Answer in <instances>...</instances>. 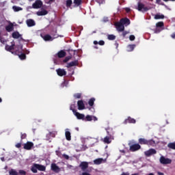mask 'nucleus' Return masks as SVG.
Masks as SVG:
<instances>
[{
    "label": "nucleus",
    "instance_id": "1",
    "mask_svg": "<svg viewBox=\"0 0 175 175\" xmlns=\"http://www.w3.org/2000/svg\"><path fill=\"white\" fill-rule=\"evenodd\" d=\"M38 170L40 172H46V166L38 163H33L31 167V171L33 173H38Z\"/></svg>",
    "mask_w": 175,
    "mask_h": 175
},
{
    "label": "nucleus",
    "instance_id": "2",
    "mask_svg": "<svg viewBox=\"0 0 175 175\" xmlns=\"http://www.w3.org/2000/svg\"><path fill=\"white\" fill-rule=\"evenodd\" d=\"M107 133L109 136H107V137H104L103 142L106 144H110V143H111V141L110 138L111 137V136L113 135H114V132H113V129L107 128Z\"/></svg>",
    "mask_w": 175,
    "mask_h": 175
},
{
    "label": "nucleus",
    "instance_id": "3",
    "mask_svg": "<svg viewBox=\"0 0 175 175\" xmlns=\"http://www.w3.org/2000/svg\"><path fill=\"white\" fill-rule=\"evenodd\" d=\"M129 146H130L129 150L131 151V152L139 151V150L142 148V146L139 144H134L133 145H131V144H129Z\"/></svg>",
    "mask_w": 175,
    "mask_h": 175
},
{
    "label": "nucleus",
    "instance_id": "4",
    "mask_svg": "<svg viewBox=\"0 0 175 175\" xmlns=\"http://www.w3.org/2000/svg\"><path fill=\"white\" fill-rule=\"evenodd\" d=\"M23 53V45L19 44V45H15L14 47V53L15 55H18V54Z\"/></svg>",
    "mask_w": 175,
    "mask_h": 175
},
{
    "label": "nucleus",
    "instance_id": "5",
    "mask_svg": "<svg viewBox=\"0 0 175 175\" xmlns=\"http://www.w3.org/2000/svg\"><path fill=\"white\" fill-rule=\"evenodd\" d=\"M115 27L118 32H123L125 31V26L120 23V21L115 23Z\"/></svg>",
    "mask_w": 175,
    "mask_h": 175
},
{
    "label": "nucleus",
    "instance_id": "6",
    "mask_svg": "<svg viewBox=\"0 0 175 175\" xmlns=\"http://www.w3.org/2000/svg\"><path fill=\"white\" fill-rule=\"evenodd\" d=\"M160 163H162V165H169L172 163V159L165 158V157L161 156L160 157Z\"/></svg>",
    "mask_w": 175,
    "mask_h": 175
},
{
    "label": "nucleus",
    "instance_id": "7",
    "mask_svg": "<svg viewBox=\"0 0 175 175\" xmlns=\"http://www.w3.org/2000/svg\"><path fill=\"white\" fill-rule=\"evenodd\" d=\"M43 6V2L40 0H36L32 5L33 9H40Z\"/></svg>",
    "mask_w": 175,
    "mask_h": 175
},
{
    "label": "nucleus",
    "instance_id": "8",
    "mask_svg": "<svg viewBox=\"0 0 175 175\" xmlns=\"http://www.w3.org/2000/svg\"><path fill=\"white\" fill-rule=\"evenodd\" d=\"M16 44H14V42H12V45H5V50L7 51H9L10 53H12V54H14V47H15Z\"/></svg>",
    "mask_w": 175,
    "mask_h": 175
},
{
    "label": "nucleus",
    "instance_id": "9",
    "mask_svg": "<svg viewBox=\"0 0 175 175\" xmlns=\"http://www.w3.org/2000/svg\"><path fill=\"white\" fill-rule=\"evenodd\" d=\"M73 114L77 117V120H82V121H84V117L85 116L84 114L80 113L76 110H73Z\"/></svg>",
    "mask_w": 175,
    "mask_h": 175
},
{
    "label": "nucleus",
    "instance_id": "10",
    "mask_svg": "<svg viewBox=\"0 0 175 175\" xmlns=\"http://www.w3.org/2000/svg\"><path fill=\"white\" fill-rule=\"evenodd\" d=\"M51 169L55 173H59V172H61V168H59V167H58V165L54 163L51 164Z\"/></svg>",
    "mask_w": 175,
    "mask_h": 175
},
{
    "label": "nucleus",
    "instance_id": "11",
    "mask_svg": "<svg viewBox=\"0 0 175 175\" xmlns=\"http://www.w3.org/2000/svg\"><path fill=\"white\" fill-rule=\"evenodd\" d=\"M120 21L124 27H128L131 24V20L128 18H122Z\"/></svg>",
    "mask_w": 175,
    "mask_h": 175
},
{
    "label": "nucleus",
    "instance_id": "12",
    "mask_svg": "<svg viewBox=\"0 0 175 175\" xmlns=\"http://www.w3.org/2000/svg\"><path fill=\"white\" fill-rule=\"evenodd\" d=\"M155 154H157V150L152 148L144 152L146 157H151V155H154Z\"/></svg>",
    "mask_w": 175,
    "mask_h": 175
},
{
    "label": "nucleus",
    "instance_id": "13",
    "mask_svg": "<svg viewBox=\"0 0 175 175\" xmlns=\"http://www.w3.org/2000/svg\"><path fill=\"white\" fill-rule=\"evenodd\" d=\"M5 31L7 32H12L14 31V25L12 22H10L8 25L5 26Z\"/></svg>",
    "mask_w": 175,
    "mask_h": 175
},
{
    "label": "nucleus",
    "instance_id": "14",
    "mask_svg": "<svg viewBox=\"0 0 175 175\" xmlns=\"http://www.w3.org/2000/svg\"><path fill=\"white\" fill-rule=\"evenodd\" d=\"M32 147H33V142H27L23 146V148L27 150H32Z\"/></svg>",
    "mask_w": 175,
    "mask_h": 175
},
{
    "label": "nucleus",
    "instance_id": "15",
    "mask_svg": "<svg viewBox=\"0 0 175 175\" xmlns=\"http://www.w3.org/2000/svg\"><path fill=\"white\" fill-rule=\"evenodd\" d=\"M56 72L57 73V75L60 77H62V76H66V71L64 68L57 69Z\"/></svg>",
    "mask_w": 175,
    "mask_h": 175
},
{
    "label": "nucleus",
    "instance_id": "16",
    "mask_svg": "<svg viewBox=\"0 0 175 175\" xmlns=\"http://www.w3.org/2000/svg\"><path fill=\"white\" fill-rule=\"evenodd\" d=\"M78 110H84L85 109V105L83 100H79L77 101Z\"/></svg>",
    "mask_w": 175,
    "mask_h": 175
},
{
    "label": "nucleus",
    "instance_id": "17",
    "mask_svg": "<svg viewBox=\"0 0 175 175\" xmlns=\"http://www.w3.org/2000/svg\"><path fill=\"white\" fill-rule=\"evenodd\" d=\"M138 10L139 12H147L148 10V8L147 7H144V4L139 2L138 3Z\"/></svg>",
    "mask_w": 175,
    "mask_h": 175
},
{
    "label": "nucleus",
    "instance_id": "18",
    "mask_svg": "<svg viewBox=\"0 0 175 175\" xmlns=\"http://www.w3.org/2000/svg\"><path fill=\"white\" fill-rule=\"evenodd\" d=\"M79 167H81V170H83V172H85V170H87V169H88V163L83 161L81 162L79 165Z\"/></svg>",
    "mask_w": 175,
    "mask_h": 175
},
{
    "label": "nucleus",
    "instance_id": "19",
    "mask_svg": "<svg viewBox=\"0 0 175 175\" xmlns=\"http://www.w3.org/2000/svg\"><path fill=\"white\" fill-rule=\"evenodd\" d=\"M123 124H136V120H135L134 118H132L129 116V117H128L127 119H126L124 121Z\"/></svg>",
    "mask_w": 175,
    "mask_h": 175
},
{
    "label": "nucleus",
    "instance_id": "20",
    "mask_svg": "<svg viewBox=\"0 0 175 175\" xmlns=\"http://www.w3.org/2000/svg\"><path fill=\"white\" fill-rule=\"evenodd\" d=\"M105 162H106V160L103 158H98L94 160V165H100L101 163H105Z\"/></svg>",
    "mask_w": 175,
    "mask_h": 175
},
{
    "label": "nucleus",
    "instance_id": "21",
    "mask_svg": "<svg viewBox=\"0 0 175 175\" xmlns=\"http://www.w3.org/2000/svg\"><path fill=\"white\" fill-rule=\"evenodd\" d=\"M65 136H66V140H68V142H70V140H72V136L70 135V131H69L68 129H66Z\"/></svg>",
    "mask_w": 175,
    "mask_h": 175
},
{
    "label": "nucleus",
    "instance_id": "22",
    "mask_svg": "<svg viewBox=\"0 0 175 175\" xmlns=\"http://www.w3.org/2000/svg\"><path fill=\"white\" fill-rule=\"evenodd\" d=\"M79 65V61L75 60L67 64L66 68H72V66H77Z\"/></svg>",
    "mask_w": 175,
    "mask_h": 175
},
{
    "label": "nucleus",
    "instance_id": "23",
    "mask_svg": "<svg viewBox=\"0 0 175 175\" xmlns=\"http://www.w3.org/2000/svg\"><path fill=\"white\" fill-rule=\"evenodd\" d=\"M26 24L27 27H34V25H36L35 21H33V19L27 20Z\"/></svg>",
    "mask_w": 175,
    "mask_h": 175
},
{
    "label": "nucleus",
    "instance_id": "24",
    "mask_svg": "<svg viewBox=\"0 0 175 175\" xmlns=\"http://www.w3.org/2000/svg\"><path fill=\"white\" fill-rule=\"evenodd\" d=\"M66 56V52H65L64 50H61L57 53V57L58 58H64V57Z\"/></svg>",
    "mask_w": 175,
    "mask_h": 175
},
{
    "label": "nucleus",
    "instance_id": "25",
    "mask_svg": "<svg viewBox=\"0 0 175 175\" xmlns=\"http://www.w3.org/2000/svg\"><path fill=\"white\" fill-rule=\"evenodd\" d=\"M49 12L46 10H42L36 12L37 16H46L48 14Z\"/></svg>",
    "mask_w": 175,
    "mask_h": 175
},
{
    "label": "nucleus",
    "instance_id": "26",
    "mask_svg": "<svg viewBox=\"0 0 175 175\" xmlns=\"http://www.w3.org/2000/svg\"><path fill=\"white\" fill-rule=\"evenodd\" d=\"M21 36V34L18 31H14L12 34V37L14 39H18Z\"/></svg>",
    "mask_w": 175,
    "mask_h": 175
},
{
    "label": "nucleus",
    "instance_id": "27",
    "mask_svg": "<svg viewBox=\"0 0 175 175\" xmlns=\"http://www.w3.org/2000/svg\"><path fill=\"white\" fill-rule=\"evenodd\" d=\"M73 3L76 8H79L83 3V0H74Z\"/></svg>",
    "mask_w": 175,
    "mask_h": 175
},
{
    "label": "nucleus",
    "instance_id": "28",
    "mask_svg": "<svg viewBox=\"0 0 175 175\" xmlns=\"http://www.w3.org/2000/svg\"><path fill=\"white\" fill-rule=\"evenodd\" d=\"M44 40H45V42H49V40H53L51 36L46 34L43 37Z\"/></svg>",
    "mask_w": 175,
    "mask_h": 175
},
{
    "label": "nucleus",
    "instance_id": "29",
    "mask_svg": "<svg viewBox=\"0 0 175 175\" xmlns=\"http://www.w3.org/2000/svg\"><path fill=\"white\" fill-rule=\"evenodd\" d=\"M163 18H165V16L163 15V14H156L155 16H154V19L155 20H161V19H163Z\"/></svg>",
    "mask_w": 175,
    "mask_h": 175
},
{
    "label": "nucleus",
    "instance_id": "30",
    "mask_svg": "<svg viewBox=\"0 0 175 175\" xmlns=\"http://www.w3.org/2000/svg\"><path fill=\"white\" fill-rule=\"evenodd\" d=\"M95 103V98H92L88 101V105L90 106V107H92L94 106Z\"/></svg>",
    "mask_w": 175,
    "mask_h": 175
},
{
    "label": "nucleus",
    "instance_id": "31",
    "mask_svg": "<svg viewBox=\"0 0 175 175\" xmlns=\"http://www.w3.org/2000/svg\"><path fill=\"white\" fill-rule=\"evenodd\" d=\"M168 148H170L171 150H175V143L174 142H170L167 144Z\"/></svg>",
    "mask_w": 175,
    "mask_h": 175
},
{
    "label": "nucleus",
    "instance_id": "32",
    "mask_svg": "<svg viewBox=\"0 0 175 175\" xmlns=\"http://www.w3.org/2000/svg\"><path fill=\"white\" fill-rule=\"evenodd\" d=\"M138 142L139 144H147V139L144 138H139Z\"/></svg>",
    "mask_w": 175,
    "mask_h": 175
},
{
    "label": "nucleus",
    "instance_id": "33",
    "mask_svg": "<svg viewBox=\"0 0 175 175\" xmlns=\"http://www.w3.org/2000/svg\"><path fill=\"white\" fill-rule=\"evenodd\" d=\"M135 47H136V45L135 44L128 45L127 46L128 51H133V50H135Z\"/></svg>",
    "mask_w": 175,
    "mask_h": 175
},
{
    "label": "nucleus",
    "instance_id": "34",
    "mask_svg": "<svg viewBox=\"0 0 175 175\" xmlns=\"http://www.w3.org/2000/svg\"><path fill=\"white\" fill-rule=\"evenodd\" d=\"M83 121H92V116L87 115L86 117H84Z\"/></svg>",
    "mask_w": 175,
    "mask_h": 175
},
{
    "label": "nucleus",
    "instance_id": "35",
    "mask_svg": "<svg viewBox=\"0 0 175 175\" xmlns=\"http://www.w3.org/2000/svg\"><path fill=\"white\" fill-rule=\"evenodd\" d=\"M94 44H99L100 46H105V42L103 40H100L99 42L95 40L94 41Z\"/></svg>",
    "mask_w": 175,
    "mask_h": 175
},
{
    "label": "nucleus",
    "instance_id": "36",
    "mask_svg": "<svg viewBox=\"0 0 175 175\" xmlns=\"http://www.w3.org/2000/svg\"><path fill=\"white\" fill-rule=\"evenodd\" d=\"M12 9L14 12H20L21 10H23V8H21V7H18V6H16V5H14L12 7Z\"/></svg>",
    "mask_w": 175,
    "mask_h": 175
},
{
    "label": "nucleus",
    "instance_id": "37",
    "mask_svg": "<svg viewBox=\"0 0 175 175\" xmlns=\"http://www.w3.org/2000/svg\"><path fill=\"white\" fill-rule=\"evenodd\" d=\"M10 175H18V172L17 171L14 170V169H11L9 172Z\"/></svg>",
    "mask_w": 175,
    "mask_h": 175
},
{
    "label": "nucleus",
    "instance_id": "38",
    "mask_svg": "<svg viewBox=\"0 0 175 175\" xmlns=\"http://www.w3.org/2000/svg\"><path fill=\"white\" fill-rule=\"evenodd\" d=\"M18 55L20 59H22V60L25 59L27 58V55H25V53H21V54L19 53Z\"/></svg>",
    "mask_w": 175,
    "mask_h": 175
},
{
    "label": "nucleus",
    "instance_id": "39",
    "mask_svg": "<svg viewBox=\"0 0 175 175\" xmlns=\"http://www.w3.org/2000/svg\"><path fill=\"white\" fill-rule=\"evenodd\" d=\"M51 35H52V36H57V28H54L51 30Z\"/></svg>",
    "mask_w": 175,
    "mask_h": 175
},
{
    "label": "nucleus",
    "instance_id": "40",
    "mask_svg": "<svg viewBox=\"0 0 175 175\" xmlns=\"http://www.w3.org/2000/svg\"><path fill=\"white\" fill-rule=\"evenodd\" d=\"M72 0H66V5L67 8H70L72 6Z\"/></svg>",
    "mask_w": 175,
    "mask_h": 175
},
{
    "label": "nucleus",
    "instance_id": "41",
    "mask_svg": "<svg viewBox=\"0 0 175 175\" xmlns=\"http://www.w3.org/2000/svg\"><path fill=\"white\" fill-rule=\"evenodd\" d=\"M153 144H155V142L152 139L147 140V146H152Z\"/></svg>",
    "mask_w": 175,
    "mask_h": 175
},
{
    "label": "nucleus",
    "instance_id": "42",
    "mask_svg": "<svg viewBox=\"0 0 175 175\" xmlns=\"http://www.w3.org/2000/svg\"><path fill=\"white\" fill-rule=\"evenodd\" d=\"M107 38H108L109 40H115L116 36H114L113 34H109V35H108Z\"/></svg>",
    "mask_w": 175,
    "mask_h": 175
},
{
    "label": "nucleus",
    "instance_id": "43",
    "mask_svg": "<svg viewBox=\"0 0 175 175\" xmlns=\"http://www.w3.org/2000/svg\"><path fill=\"white\" fill-rule=\"evenodd\" d=\"M164 24L163 22H159L156 24V27L157 28H161V27H163Z\"/></svg>",
    "mask_w": 175,
    "mask_h": 175
},
{
    "label": "nucleus",
    "instance_id": "44",
    "mask_svg": "<svg viewBox=\"0 0 175 175\" xmlns=\"http://www.w3.org/2000/svg\"><path fill=\"white\" fill-rule=\"evenodd\" d=\"M74 98H75L76 99H80L81 98V94L77 93L74 94Z\"/></svg>",
    "mask_w": 175,
    "mask_h": 175
},
{
    "label": "nucleus",
    "instance_id": "45",
    "mask_svg": "<svg viewBox=\"0 0 175 175\" xmlns=\"http://www.w3.org/2000/svg\"><path fill=\"white\" fill-rule=\"evenodd\" d=\"M0 42L3 44H5V43H6V40L1 36V32H0Z\"/></svg>",
    "mask_w": 175,
    "mask_h": 175
},
{
    "label": "nucleus",
    "instance_id": "46",
    "mask_svg": "<svg viewBox=\"0 0 175 175\" xmlns=\"http://www.w3.org/2000/svg\"><path fill=\"white\" fill-rule=\"evenodd\" d=\"M21 140H23V139H27V133H21Z\"/></svg>",
    "mask_w": 175,
    "mask_h": 175
},
{
    "label": "nucleus",
    "instance_id": "47",
    "mask_svg": "<svg viewBox=\"0 0 175 175\" xmlns=\"http://www.w3.org/2000/svg\"><path fill=\"white\" fill-rule=\"evenodd\" d=\"M20 175H27V172L23 170H20L18 172Z\"/></svg>",
    "mask_w": 175,
    "mask_h": 175
},
{
    "label": "nucleus",
    "instance_id": "48",
    "mask_svg": "<svg viewBox=\"0 0 175 175\" xmlns=\"http://www.w3.org/2000/svg\"><path fill=\"white\" fill-rule=\"evenodd\" d=\"M128 33H129V31H122V36L123 37V38H125V36H126V35H128Z\"/></svg>",
    "mask_w": 175,
    "mask_h": 175
},
{
    "label": "nucleus",
    "instance_id": "49",
    "mask_svg": "<svg viewBox=\"0 0 175 175\" xmlns=\"http://www.w3.org/2000/svg\"><path fill=\"white\" fill-rule=\"evenodd\" d=\"M70 58H72V57H70V56L66 57L65 59H64L63 62H68V61H69L70 59Z\"/></svg>",
    "mask_w": 175,
    "mask_h": 175
},
{
    "label": "nucleus",
    "instance_id": "50",
    "mask_svg": "<svg viewBox=\"0 0 175 175\" xmlns=\"http://www.w3.org/2000/svg\"><path fill=\"white\" fill-rule=\"evenodd\" d=\"M129 39H130V40L133 41V40H135V39H136V38L135 37L134 35H131L129 36Z\"/></svg>",
    "mask_w": 175,
    "mask_h": 175
},
{
    "label": "nucleus",
    "instance_id": "51",
    "mask_svg": "<svg viewBox=\"0 0 175 175\" xmlns=\"http://www.w3.org/2000/svg\"><path fill=\"white\" fill-rule=\"evenodd\" d=\"M63 158H64V159H69V155L66 154H63Z\"/></svg>",
    "mask_w": 175,
    "mask_h": 175
},
{
    "label": "nucleus",
    "instance_id": "52",
    "mask_svg": "<svg viewBox=\"0 0 175 175\" xmlns=\"http://www.w3.org/2000/svg\"><path fill=\"white\" fill-rule=\"evenodd\" d=\"M70 110H72V113H73V110H76V109H75V105H70Z\"/></svg>",
    "mask_w": 175,
    "mask_h": 175
},
{
    "label": "nucleus",
    "instance_id": "53",
    "mask_svg": "<svg viewBox=\"0 0 175 175\" xmlns=\"http://www.w3.org/2000/svg\"><path fill=\"white\" fill-rule=\"evenodd\" d=\"M15 147H16V148H21V143L16 144Z\"/></svg>",
    "mask_w": 175,
    "mask_h": 175
},
{
    "label": "nucleus",
    "instance_id": "54",
    "mask_svg": "<svg viewBox=\"0 0 175 175\" xmlns=\"http://www.w3.org/2000/svg\"><path fill=\"white\" fill-rule=\"evenodd\" d=\"M125 10H126V13H129V12H131V8H125Z\"/></svg>",
    "mask_w": 175,
    "mask_h": 175
},
{
    "label": "nucleus",
    "instance_id": "55",
    "mask_svg": "<svg viewBox=\"0 0 175 175\" xmlns=\"http://www.w3.org/2000/svg\"><path fill=\"white\" fill-rule=\"evenodd\" d=\"M171 38H172V39H175V32H174V33H172L171 34Z\"/></svg>",
    "mask_w": 175,
    "mask_h": 175
},
{
    "label": "nucleus",
    "instance_id": "56",
    "mask_svg": "<svg viewBox=\"0 0 175 175\" xmlns=\"http://www.w3.org/2000/svg\"><path fill=\"white\" fill-rule=\"evenodd\" d=\"M22 51H23V53H25V54H29V51L28 50H25V51L23 50Z\"/></svg>",
    "mask_w": 175,
    "mask_h": 175
},
{
    "label": "nucleus",
    "instance_id": "57",
    "mask_svg": "<svg viewBox=\"0 0 175 175\" xmlns=\"http://www.w3.org/2000/svg\"><path fill=\"white\" fill-rule=\"evenodd\" d=\"M92 120H94V121H98V118H96V116H92Z\"/></svg>",
    "mask_w": 175,
    "mask_h": 175
},
{
    "label": "nucleus",
    "instance_id": "58",
    "mask_svg": "<svg viewBox=\"0 0 175 175\" xmlns=\"http://www.w3.org/2000/svg\"><path fill=\"white\" fill-rule=\"evenodd\" d=\"M121 175H129V172H122Z\"/></svg>",
    "mask_w": 175,
    "mask_h": 175
},
{
    "label": "nucleus",
    "instance_id": "59",
    "mask_svg": "<svg viewBox=\"0 0 175 175\" xmlns=\"http://www.w3.org/2000/svg\"><path fill=\"white\" fill-rule=\"evenodd\" d=\"M157 174L158 175H165V174H163V172H158Z\"/></svg>",
    "mask_w": 175,
    "mask_h": 175
},
{
    "label": "nucleus",
    "instance_id": "60",
    "mask_svg": "<svg viewBox=\"0 0 175 175\" xmlns=\"http://www.w3.org/2000/svg\"><path fill=\"white\" fill-rule=\"evenodd\" d=\"M159 32H161V30H159L158 29H157L155 30V33H159Z\"/></svg>",
    "mask_w": 175,
    "mask_h": 175
},
{
    "label": "nucleus",
    "instance_id": "61",
    "mask_svg": "<svg viewBox=\"0 0 175 175\" xmlns=\"http://www.w3.org/2000/svg\"><path fill=\"white\" fill-rule=\"evenodd\" d=\"M164 2H169V1H174L175 0H163Z\"/></svg>",
    "mask_w": 175,
    "mask_h": 175
},
{
    "label": "nucleus",
    "instance_id": "62",
    "mask_svg": "<svg viewBox=\"0 0 175 175\" xmlns=\"http://www.w3.org/2000/svg\"><path fill=\"white\" fill-rule=\"evenodd\" d=\"M122 154H125V150H120Z\"/></svg>",
    "mask_w": 175,
    "mask_h": 175
},
{
    "label": "nucleus",
    "instance_id": "63",
    "mask_svg": "<svg viewBox=\"0 0 175 175\" xmlns=\"http://www.w3.org/2000/svg\"><path fill=\"white\" fill-rule=\"evenodd\" d=\"M161 0H156L157 3H161Z\"/></svg>",
    "mask_w": 175,
    "mask_h": 175
},
{
    "label": "nucleus",
    "instance_id": "64",
    "mask_svg": "<svg viewBox=\"0 0 175 175\" xmlns=\"http://www.w3.org/2000/svg\"><path fill=\"white\" fill-rule=\"evenodd\" d=\"M131 175H139L138 174H133Z\"/></svg>",
    "mask_w": 175,
    "mask_h": 175
}]
</instances>
